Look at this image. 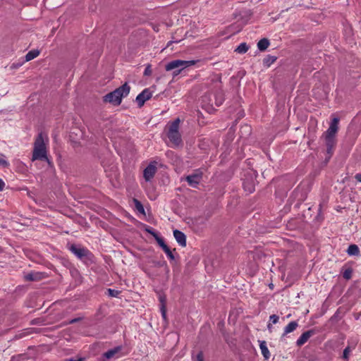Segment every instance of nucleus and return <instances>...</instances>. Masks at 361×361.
Wrapping results in <instances>:
<instances>
[{
    "label": "nucleus",
    "mask_w": 361,
    "mask_h": 361,
    "mask_svg": "<svg viewBox=\"0 0 361 361\" xmlns=\"http://www.w3.org/2000/svg\"><path fill=\"white\" fill-rule=\"evenodd\" d=\"M214 104L216 106H221L224 101V94L222 90H218L213 94Z\"/></svg>",
    "instance_id": "17"
},
{
    "label": "nucleus",
    "mask_w": 361,
    "mask_h": 361,
    "mask_svg": "<svg viewBox=\"0 0 361 361\" xmlns=\"http://www.w3.org/2000/svg\"><path fill=\"white\" fill-rule=\"evenodd\" d=\"M69 250L73 253L78 259L85 263L92 262L94 255L87 248L80 245L71 244L68 247Z\"/></svg>",
    "instance_id": "4"
},
{
    "label": "nucleus",
    "mask_w": 361,
    "mask_h": 361,
    "mask_svg": "<svg viewBox=\"0 0 361 361\" xmlns=\"http://www.w3.org/2000/svg\"><path fill=\"white\" fill-rule=\"evenodd\" d=\"M45 276L43 272H30L25 275L24 278L26 281H38L42 280Z\"/></svg>",
    "instance_id": "14"
},
{
    "label": "nucleus",
    "mask_w": 361,
    "mask_h": 361,
    "mask_svg": "<svg viewBox=\"0 0 361 361\" xmlns=\"http://www.w3.org/2000/svg\"><path fill=\"white\" fill-rule=\"evenodd\" d=\"M277 59V57L275 56L267 55L263 59V64L264 66L269 67L272 63H274Z\"/></svg>",
    "instance_id": "23"
},
{
    "label": "nucleus",
    "mask_w": 361,
    "mask_h": 361,
    "mask_svg": "<svg viewBox=\"0 0 361 361\" xmlns=\"http://www.w3.org/2000/svg\"><path fill=\"white\" fill-rule=\"evenodd\" d=\"M267 329L269 331V332H271L272 331V324L271 323H269L268 325H267Z\"/></svg>",
    "instance_id": "44"
},
{
    "label": "nucleus",
    "mask_w": 361,
    "mask_h": 361,
    "mask_svg": "<svg viewBox=\"0 0 361 361\" xmlns=\"http://www.w3.org/2000/svg\"><path fill=\"white\" fill-rule=\"evenodd\" d=\"M243 187L245 192L252 193L255 191V181L252 176L246 177L243 182Z\"/></svg>",
    "instance_id": "10"
},
{
    "label": "nucleus",
    "mask_w": 361,
    "mask_h": 361,
    "mask_svg": "<svg viewBox=\"0 0 361 361\" xmlns=\"http://www.w3.org/2000/svg\"><path fill=\"white\" fill-rule=\"evenodd\" d=\"M27 356L25 354H20L16 356H13L11 361H23L27 359Z\"/></svg>",
    "instance_id": "31"
},
{
    "label": "nucleus",
    "mask_w": 361,
    "mask_h": 361,
    "mask_svg": "<svg viewBox=\"0 0 361 361\" xmlns=\"http://www.w3.org/2000/svg\"><path fill=\"white\" fill-rule=\"evenodd\" d=\"M107 293H108V295L109 296L117 298L120 295L121 291L120 290H114V289L108 288L107 289Z\"/></svg>",
    "instance_id": "30"
},
{
    "label": "nucleus",
    "mask_w": 361,
    "mask_h": 361,
    "mask_svg": "<svg viewBox=\"0 0 361 361\" xmlns=\"http://www.w3.org/2000/svg\"><path fill=\"white\" fill-rule=\"evenodd\" d=\"M200 62V60H190V61H183V60H173L169 62L166 66L165 69L167 71H172L174 69H177L173 71V76L178 75L183 69L188 68L189 66L195 65L197 63Z\"/></svg>",
    "instance_id": "3"
},
{
    "label": "nucleus",
    "mask_w": 361,
    "mask_h": 361,
    "mask_svg": "<svg viewBox=\"0 0 361 361\" xmlns=\"http://www.w3.org/2000/svg\"><path fill=\"white\" fill-rule=\"evenodd\" d=\"M35 160L49 161V158L47 157V154L46 146L42 133L38 134L34 143L32 161Z\"/></svg>",
    "instance_id": "2"
},
{
    "label": "nucleus",
    "mask_w": 361,
    "mask_h": 361,
    "mask_svg": "<svg viewBox=\"0 0 361 361\" xmlns=\"http://www.w3.org/2000/svg\"><path fill=\"white\" fill-rule=\"evenodd\" d=\"M352 274L353 269L351 268H348L343 273V277L346 280H349L352 277Z\"/></svg>",
    "instance_id": "29"
},
{
    "label": "nucleus",
    "mask_w": 361,
    "mask_h": 361,
    "mask_svg": "<svg viewBox=\"0 0 361 361\" xmlns=\"http://www.w3.org/2000/svg\"><path fill=\"white\" fill-rule=\"evenodd\" d=\"M0 166L4 168H7L9 166V163L6 160L0 158Z\"/></svg>",
    "instance_id": "39"
},
{
    "label": "nucleus",
    "mask_w": 361,
    "mask_h": 361,
    "mask_svg": "<svg viewBox=\"0 0 361 361\" xmlns=\"http://www.w3.org/2000/svg\"><path fill=\"white\" fill-rule=\"evenodd\" d=\"M279 317L276 314H272L269 317V322L271 324H276L279 322Z\"/></svg>",
    "instance_id": "35"
},
{
    "label": "nucleus",
    "mask_w": 361,
    "mask_h": 361,
    "mask_svg": "<svg viewBox=\"0 0 361 361\" xmlns=\"http://www.w3.org/2000/svg\"><path fill=\"white\" fill-rule=\"evenodd\" d=\"M325 144L326 146V153L329 154V159H330L333 154V150L336 145L335 137L325 135Z\"/></svg>",
    "instance_id": "11"
},
{
    "label": "nucleus",
    "mask_w": 361,
    "mask_h": 361,
    "mask_svg": "<svg viewBox=\"0 0 361 361\" xmlns=\"http://www.w3.org/2000/svg\"><path fill=\"white\" fill-rule=\"evenodd\" d=\"M121 349H122L121 346H116L112 349L107 350L102 355L103 360L105 361V360H110L111 358L114 357L116 354H118L121 350Z\"/></svg>",
    "instance_id": "15"
},
{
    "label": "nucleus",
    "mask_w": 361,
    "mask_h": 361,
    "mask_svg": "<svg viewBox=\"0 0 361 361\" xmlns=\"http://www.w3.org/2000/svg\"><path fill=\"white\" fill-rule=\"evenodd\" d=\"M244 129L250 134L251 132V128L250 126L246 125L244 126Z\"/></svg>",
    "instance_id": "42"
},
{
    "label": "nucleus",
    "mask_w": 361,
    "mask_h": 361,
    "mask_svg": "<svg viewBox=\"0 0 361 361\" xmlns=\"http://www.w3.org/2000/svg\"><path fill=\"white\" fill-rule=\"evenodd\" d=\"M338 118H334L330 123L329 128L325 132V135L335 137L338 130Z\"/></svg>",
    "instance_id": "8"
},
{
    "label": "nucleus",
    "mask_w": 361,
    "mask_h": 361,
    "mask_svg": "<svg viewBox=\"0 0 361 361\" xmlns=\"http://www.w3.org/2000/svg\"><path fill=\"white\" fill-rule=\"evenodd\" d=\"M154 264L156 267H165L166 269V272L168 273L169 271V267L165 261L154 262Z\"/></svg>",
    "instance_id": "33"
},
{
    "label": "nucleus",
    "mask_w": 361,
    "mask_h": 361,
    "mask_svg": "<svg viewBox=\"0 0 361 361\" xmlns=\"http://www.w3.org/2000/svg\"><path fill=\"white\" fill-rule=\"evenodd\" d=\"M67 361H85L84 358H79L78 360H75L73 358H70L67 360Z\"/></svg>",
    "instance_id": "43"
},
{
    "label": "nucleus",
    "mask_w": 361,
    "mask_h": 361,
    "mask_svg": "<svg viewBox=\"0 0 361 361\" xmlns=\"http://www.w3.org/2000/svg\"><path fill=\"white\" fill-rule=\"evenodd\" d=\"M145 226V231L152 235L154 238L158 235V233L150 226L144 225Z\"/></svg>",
    "instance_id": "32"
},
{
    "label": "nucleus",
    "mask_w": 361,
    "mask_h": 361,
    "mask_svg": "<svg viewBox=\"0 0 361 361\" xmlns=\"http://www.w3.org/2000/svg\"><path fill=\"white\" fill-rule=\"evenodd\" d=\"M47 161V163H48V164H49V166H51V161H50L49 159V161Z\"/></svg>",
    "instance_id": "46"
},
{
    "label": "nucleus",
    "mask_w": 361,
    "mask_h": 361,
    "mask_svg": "<svg viewBox=\"0 0 361 361\" xmlns=\"http://www.w3.org/2000/svg\"><path fill=\"white\" fill-rule=\"evenodd\" d=\"M298 326V323L296 321L290 322L285 328L283 334L281 336V340H283L285 336L293 331H294Z\"/></svg>",
    "instance_id": "16"
},
{
    "label": "nucleus",
    "mask_w": 361,
    "mask_h": 361,
    "mask_svg": "<svg viewBox=\"0 0 361 361\" xmlns=\"http://www.w3.org/2000/svg\"><path fill=\"white\" fill-rule=\"evenodd\" d=\"M134 204H135V207L136 208V209L142 214L143 215H145V209H144V207L142 204V202L140 201H139L136 198H133V200Z\"/></svg>",
    "instance_id": "26"
},
{
    "label": "nucleus",
    "mask_w": 361,
    "mask_h": 361,
    "mask_svg": "<svg viewBox=\"0 0 361 361\" xmlns=\"http://www.w3.org/2000/svg\"><path fill=\"white\" fill-rule=\"evenodd\" d=\"M154 239L156 240L158 245L162 248V250H165L169 246L165 243L164 239L159 235V234L154 237Z\"/></svg>",
    "instance_id": "27"
},
{
    "label": "nucleus",
    "mask_w": 361,
    "mask_h": 361,
    "mask_svg": "<svg viewBox=\"0 0 361 361\" xmlns=\"http://www.w3.org/2000/svg\"><path fill=\"white\" fill-rule=\"evenodd\" d=\"M249 49V46L245 43L243 42L240 44L237 48L235 49V51L238 54H245Z\"/></svg>",
    "instance_id": "25"
},
{
    "label": "nucleus",
    "mask_w": 361,
    "mask_h": 361,
    "mask_svg": "<svg viewBox=\"0 0 361 361\" xmlns=\"http://www.w3.org/2000/svg\"><path fill=\"white\" fill-rule=\"evenodd\" d=\"M259 348L264 360H268L270 357V353L265 341H259Z\"/></svg>",
    "instance_id": "18"
},
{
    "label": "nucleus",
    "mask_w": 361,
    "mask_h": 361,
    "mask_svg": "<svg viewBox=\"0 0 361 361\" xmlns=\"http://www.w3.org/2000/svg\"><path fill=\"white\" fill-rule=\"evenodd\" d=\"M355 178L357 181L361 183V173H357L355 176Z\"/></svg>",
    "instance_id": "41"
},
{
    "label": "nucleus",
    "mask_w": 361,
    "mask_h": 361,
    "mask_svg": "<svg viewBox=\"0 0 361 361\" xmlns=\"http://www.w3.org/2000/svg\"><path fill=\"white\" fill-rule=\"evenodd\" d=\"M164 252L166 253L170 260L173 261L175 259V257L169 247L164 250Z\"/></svg>",
    "instance_id": "34"
},
{
    "label": "nucleus",
    "mask_w": 361,
    "mask_h": 361,
    "mask_svg": "<svg viewBox=\"0 0 361 361\" xmlns=\"http://www.w3.org/2000/svg\"><path fill=\"white\" fill-rule=\"evenodd\" d=\"M152 96V93L149 88H145L142 92H140L136 97V102L139 107H142L145 102L149 100Z\"/></svg>",
    "instance_id": "6"
},
{
    "label": "nucleus",
    "mask_w": 361,
    "mask_h": 361,
    "mask_svg": "<svg viewBox=\"0 0 361 361\" xmlns=\"http://www.w3.org/2000/svg\"><path fill=\"white\" fill-rule=\"evenodd\" d=\"M152 68H151V65L150 64H148L146 68H145V70L144 71V75L145 76H149L152 75Z\"/></svg>",
    "instance_id": "37"
},
{
    "label": "nucleus",
    "mask_w": 361,
    "mask_h": 361,
    "mask_svg": "<svg viewBox=\"0 0 361 361\" xmlns=\"http://www.w3.org/2000/svg\"><path fill=\"white\" fill-rule=\"evenodd\" d=\"M82 319V317H77V318H74L73 319H71L68 322H64V324L65 325H68V324H75V323H77V322H80L81 320Z\"/></svg>",
    "instance_id": "36"
},
{
    "label": "nucleus",
    "mask_w": 361,
    "mask_h": 361,
    "mask_svg": "<svg viewBox=\"0 0 361 361\" xmlns=\"http://www.w3.org/2000/svg\"><path fill=\"white\" fill-rule=\"evenodd\" d=\"M39 53L40 52L38 49H32V50L30 51L25 55V61H30L34 59L35 58H36L37 56H39Z\"/></svg>",
    "instance_id": "24"
},
{
    "label": "nucleus",
    "mask_w": 361,
    "mask_h": 361,
    "mask_svg": "<svg viewBox=\"0 0 361 361\" xmlns=\"http://www.w3.org/2000/svg\"><path fill=\"white\" fill-rule=\"evenodd\" d=\"M196 361H204V353L202 350L197 354Z\"/></svg>",
    "instance_id": "38"
},
{
    "label": "nucleus",
    "mask_w": 361,
    "mask_h": 361,
    "mask_svg": "<svg viewBox=\"0 0 361 361\" xmlns=\"http://www.w3.org/2000/svg\"><path fill=\"white\" fill-rule=\"evenodd\" d=\"M157 161H151L143 171V177L146 181H149L155 175L157 168Z\"/></svg>",
    "instance_id": "5"
},
{
    "label": "nucleus",
    "mask_w": 361,
    "mask_h": 361,
    "mask_svg": "<svg viewBox=\"0 0 361 361\" xmlns=\"http://www.w3.org/2000/svg\"><path fill=\"white\" fill-rule=\"evenodd\" d=\"M167 137L169 140L176 147L183 143L181 135L179 132H168Z\"/></svg>",
    "instance_id": "12"
},
{
    "label": "nucleus",
    "mask_w": 361,
    "mask_h": 361,
    "mask_svg": "<svg viewBox=\"0 0 361 361\" xmlns=\"http://www.w3.org/2000/svg\"><path fill=\"white\" fill-rule=\"evenodd\" d=\"M315 333L316 331L314 329H310L307 331H305L297 340V346L300 347L303 345L312 336L315 334Z\"/></svg>",
    "instance_id": "9"
},
{
    "label": "nucleus",
    "mask_w": 361,
    "mask_h": 361,
    "mask_svg": "<svg viewBox=\"0 0 361 361\" xmlns=\"http://www.w3.org/2000/svg\"><path fill=\"white\" fill-rule=\"evenodd\" d=\"M347 253L350 256H359L360 255V249L358 246L355 244H352L349 245Z\"/></svg>",
    "instance_id": "20"
},
{
    "label": "nucleus",
    "mask_w": 361,
    "mask_h": 361,
    "mask_svg": "<svg viewBox=\"0 0 361 361\" xmlns=\"http://www.w3.org/2000/svg\"><path fill=\"white\" fill-rule=\"evenodd\" d=\"M270 42L267 38L261 39L257 43V48L259 51H265L269 46Z\"/></svg>",
    "instance_id": "19"
},
{
    "label": "nucleus",
    "mask_w": 361,
    "mask_h": 361,
    "mask_svg": "<svg viewBox=\"0 0 361 361\" xmlns=\"http://www.w3.org/2000/svg\"><path fill=\"white\" fill-rule=\"evenodd\" d=\"M173 236L176 240L177 243L182 247H185L187 244L186 235L185 233L179 230L173 231Z\"/></svg>",
    "instance_id": "13"
},
{
    "label": "nucleus",
    "mask_w": 361,
    "mask_h": 361,
    "mask_svg": "<svg viewBox=\"0 0 361 361\" xmlns=\"http://www.w3.org/2000/svg\"><path fill=\"white\" fill-rule=\"evenodd\" d=\"M180 42V40L170 41V42H168V44L166 45V47H169L173 42Z\"/></svg>",
    "instance_id": "45"
},
{
    "label": "nucleus",
    "mask_w": 361,
    "mask_h": 361,
    "mask_svg": "<svg viewBox=\"0 0 361 361\" xmlns=\"http://www.w3.org/2000/svg\"><path fill=\"white\" fill-rule=\"evenodd\" d=\"M5 187V183L4 181L0 178V191H2L4 189Z\"/></svg>",
    "instance_id": "40"
},
{
    "label": "nucleus",
    "mask_w": 361,
    "mask_h": 361,
    "mask_svg": "<svg viewBox=\"0 0 361 361\" xmlns=\"http://www.w3.org/2000/svg\"><path fill=\"white\" fill-rule=\"evenodd\" d=\"M202 178V172H196L188 175L185 177V180L190 186L197 188Z\"/></svg>",
    "instance_id": "7"
},
{
    "label": "nucleus",
    "mask_w": 361,
    "mask_h": 361,
    "mask_svg": "<svg viewBox=\"0 0 361 361\" xmlns=\"http://www.w3.org/2000/svg\"><path fill=\"white\" fill-rule=\"evenodd\" d=\"M130 90V87L128 82L116 88L115 90L106 94L104 97V102H109L114 106H118L121 104L122 98L126 97Z\"/></svg>",
    "instance_id": "1"
},
{
    "label": "nucleus",
    "mask_w": 361,
    "mask_h": 361,
    "mask_svg": "<svg viewBox=\"0 0 361 361\" xmlns=\"http://www.w3.org/2000/svg\"><path fill=\"white\" fill-rule=\"evenodd\" d=\"M350 351H351V350H350V346H347V347L343 350V355H342V359H343L344 361H348V360H349V355H350Z\"/></svg>",
    "instance_id": "28"
},
{
    "label": "nucleus",
    "mask_w": 361,
    "mask_h": 361,
    "mask_svg": "<svg viewBox=\"0 0 361 361\" xmlns=\"http://www.w3.org/2000/svg\"><path fill=\"white\" fill-rule=\"evenodd\" d=\"M180 120L179 118H176L169 126L168 132H179V124Z\"/></svg>",
    "instance_id": "22"
},
{
    "label": "nucleus",
    "mask_w": 361,
    "mask_h": 361,
    "mask_svg": "<svg viewBox=\"0 0 361 361\" xmlns=\"http://www.w3.org/2000/svg\"><path fill=\"white\" fill-rule=\"evenodd\" d=\"M159 302H160V310L161 312L162 317L164 319H166V297L160 296Z\"/></svg>",
    "instance_id": "21"
}]
</instances>
